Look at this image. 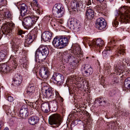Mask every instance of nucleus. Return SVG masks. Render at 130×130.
<instances>
[{"label":"nucleus","instance_id":"obj_18","mask_svg":"<svg viewBox=\"0 0 130 130\" xmlns=\"http://www.w3.org/2000/svg\"><path fill=\"white\" fill-rule=\"evenodd\" d=\"M84 72L83 73L84 76L86 77L89 76L93 72V70L91 66L86 64L84 67Z\"/></svg>","mask_w":130,"mask_h":130},{"label":"nucleus","instance_id":"obj_47","mask_svg":"<svg viewBox=\"0 0 130 130\" xmlns=\"http://www.w3.org/2000/svg\"><path fill=\"white\" fill-rule=\"evenodd\" d=\"M6 1L5 0H0V6L3 5L4 2H5Z\"/></svg>","mask_w":130,"mask_h":130},{"label":"nucleus","instance_id":"obj_22","mask_svg":"<svg viewBox=\"0 0 130 130\" xmlns=\"http://www.w3.org/2000/svg\"><path fill=\"white\" fill-rule=\"evenodd\" d=\"M73 53L77 55V57H81L83 55V53L79 45H77L74 47L72 51Z\"/></svg>","mask_w":130,"mask_h":130},{"label":"nucleus","instance_id":"obj_40","mask_svg":"<svg viewBox=\"0 0 130 130\" xmlns=\"http://www.w3.org/2000/svg\"><path fill=\"white\" fill-rule=\"evenodd\" d=\"M7 68H7V69H6V71H4L3 72L4 73H9L11 71H12V69H13V67L11 65H10L9 66H7Z\"/></svg>","mask_w":130,"mask_h":130},{"label":"nucleus","instance_id":"obj_60","mask_svg":"<svg viewBox=\"0 0 130 130\" xmlns=\"http://www.w3.org/2000/svg\"><path fill=\"white\" fill-rule=\"evenodd\" d=\"M79 62V61H77V63H78Z\"/></svg>","mask_w":130,"mask_h":130},{"label":"nucleus","instance_id":"obj_43","mask_svg":"<svg viewBox=\"0 0 130 130\" xmlns=\"http://www.w3.org/2000/svg\"><path fill=\"white\" fill-rule=\"evenodd\" d=\"M22 81L19 80H13V84H14L15 86H19L21 84Z\"/></svg>","mask_w":130,"mask_h":130},{"label":"nucleus","instance_id":"obj_17","mask_svg":"<svg viewBox=\"0 0 130 130\" xmlns=\"http://www.w3.org/2000/svg\"><path fill=\"white\" fill-rule=\"evenodd\" d=\"M28 114V109L26 104L22 105L20 112V117L23 118H26Z\"/></svg>","mask_w":130,"mask_h":130},{"label":"nucleus","instance_id":"obj_49","mask_svg":"<svg viewBox=\"0 0 130 130\" xmlns=\"http://www.w3.org/2000/svg\"><path fill=\"white\" fill-rule=\"evenodd\" d=\"M108 126L109 127V128H110L112 129V127L111 125V123H109V124Z\"/></svg>","mask_w":130,"mask_h":130},{"label":"nucleus","instance_id":"obj_28","mask_svg":"<svg viewBox=\"0 0 130 130\" xmlns=\"http://www.w3.org/2000/svg\"><path fill=\"white\" fill-rule=\"evenodd\" d=\"M35 87L33 85L29 84L28 86L27 90L26 91V94L30 96L34 93L35 90Z\"/></svg>","mask_w":130,"mask_h":130},{"label":"nucleus","instance_id":"obj_41","mask_svg":"<svg viewBox=\"0 0 130 130\" xmlns=\"http://www.w3.org/2000/svg\"><path fill=\"white\" fill-rule=\"evenodd\" d=\"M38 29H37V27H36L34 28L32 30L30 33H32L33 34L35 35H36V34L38 32Z\"/></svg>","mask_w":130,"mask_h":130},{"label":"nucleus","instance_id":"obj_9","mask_svg":"<svg viewBox=\"0 0 130 130\" xmlns=\"http://www.w3.org/2000/svg\"><path fill=\"white\" fill-rule=\"evenodd\" d=\"M126 59H124L122 61L118 62L117 65H115L114 67V70L116 73H121L123 70V68L124 66L127 65L128 66V62Z\"/></svg>","mask_w":130,"mask_h":130},{"label":"nucleus","instance_id":"obj_1","mask_svg":"<svg viewBox=\"0 0 130 130\" xmlns=\"http://www.w3.org/2000/svg\"><path fill=\"white\" fill-rule=\"evenodd\" d=\"M49 53L48 48L46 46L41 45L36 50L35 56L36 60L38 59L39 62H45L44 61Z\"/></svg>","mask_w":130,"mask_h":130},{"label":"nucleus","instance_id":"obj_31","mask_svg":"<svg viewBox=\"0 0 130 130\" xmlns=\"http://www.w3.org/2000/svg\"><path fill=\"white\" fill-rule=\"evenodd\" d=\"M125 48L122 46H121L120 48L116 51V54L118 56H120L121 54L123 55L124 53H125Z\"/></svg>","mask_w":130,"mask_h":130},{"label":"nucleus","instance_id":"obj_64","mask_svg":"<svg viewBox=\"0 0 130 130\" xmlns=\"http://www.w3.org/2000/svg\"><path fill=\"white\" fill-rule=\"evenodd\" d=\"M54 26H55V24H54Z\"/></svg>","mask_w":130,"mask_h":130},{"label":"nucleus","instance_id":"obj_10","mask_svg":"<svg viewBox=\"0 0 130 130\" xmlns=\"http://www.w3.org/2000/svg\"><path fill=\"white\" fill-rule=\"evenodd\" d=\"M44 63H45V62L41 63L39 73L40 75L43 78L46 79L49 75V72L48 68L44 65Z\"/></svg>","mask_w":130,"mask_h":130},{"label":"nucleus","instance_id":"obj_20","mask_svg":"<svg viewBox=\"0 0 130 130\" xmlns=\"http://www.w3.org/2000/svg\"><path fill=\"white\" fill-rule=\"evenodd\" d=\"M113 49L111 47H109L106 50H104L102 52L104 58L107 59L111 54Z\"/></svg>","mask_w":130,"mask_h":130},{"label":"nucleus","instance_id":"obj_30","mask_svg":"<svg viewBox=\"0 0 130 130\" xmlns=\"http://www.w3.org/2000/svg\"><path fill=\"white\" fill-rule=\"evenodd\" d=\"M61 58L62 59L67 60H69V59H70L71 57V54L68 53V52H64L61 54Z\"/></svg>","mask_w":130,"mask_h":130},{"label":"nucleus","instance_id":"obj_46","mask_svg":"<svg viewBox=\"0 0 130 130\" xmlns=\"http://www.w3.org/2000/svg\"><path fill=\"white\" fill-rule=\"evenodd\" d=\"M111 67H108V66H107V67L106 68L105 70H107V72L109 73H110V72H111L110 71L111 70Z\"/></svg>","mask_w":130,"mask_h":130},{"label":"nucleus","instance_id":"obj_6","mask_svg":"<svg viewBox=\"0 0 130 130\" xmlns=\"http://www.w3.org/2000/svg\"><path fill=\"white\" fill-rule=\"evenodd\" d=\"M64 9L63 6L61 4H56L53 6L52 13L57 18H61L64 13Z\"/></svg>","mask_w":130,"mask_h":130},{"label":"nucleus","instance_id":"obj_33","mask_svg":"<svg viewBox=\"0 0 130 130\" xmlns=\"http://www.w3.org/2000/svg\"><path fill=\"white\" fill-rule=\"evenodd\" d=\"M16 56L11 55L10 57V61H11L13 65H14V66L13 67L14 68H15L17 67V64H16V60H15Z\"/></svg>","mask_w":130,"mask_h":130},{"label":"nucleus","instance_id":"obj_36","mask_svg":"<svg viewBox=\"0 0 130 130\" xmlns=\"http://www.w3.org/2000/svg\"><path fill=\"white\" fill-rule=\"evenodd\" d=\"M95 101L98 102L99 104H101L102 105L104 106L106 103V101L102 99L101 98H97Z\"/></svg>","mask_w":130,"mask_h":130},{"label":"nucleus","instance_id":"obj_32","mask_svg":"<svg viewBox=\"0 0 130 130\" xmlns=\"http://www.w3.org/2000/svg\"><path fill=\"white\" fill-rule=\"evenodd\" d=\"M31 6H33L34 7L37 8H35L36 9V10H37V11L39 14L41 13V10L38 7V2L37 0H34L33 1L32 3H31Z\"/></svg>","mask_w":130,"mask_h":130},{"label":"nucleus","instance_id":"obj_25","mask_svg":"<svg viewBox=\"0 0 130 130\" xmlns=\"http://www.w3.org/2000/svg\"><path fill=\"white\" fill-rule=\"evenodd\" d=\"M94 12L93 9L90 8L88 9L86 12V17L88 19H92L94 16Z\"/></svg>","mask_w":130,"mask_h":130},{"label":"nucleus","instance_id":"obj_54","mask_svg":"<svg viewBox=\"0 0 130 130\" xmlns=\"http://www.w3.org/2000/svg\"><path fill=\"white\" fill-rule=\"evenodd\" d=\"M3 126V124L1 122H0V129L1 127Z\"/></svg>","mask_w":130,"mask_h":130},{"label":"nucleus","instance_id":"obj_7","mask_svg":"<svg viewBox=\"0 0 130 130\" xmlns=\"http://www.w3.org/2000/svg\"><path fill=\"white\" fill-rule=\"evenodd\" d=\"M68 24L70 28L73 29L75 32H78L81 29V26L80 25L79 22L74 18H71Z\"/></svg>","mask_w":130,"mask_h":130},{"label":"nucleus","instance_id":"obj_42","mask_svg":"<svg viewBox=\"0 0 130 130\" xmlns=\"http://www.w3.org/2000/svg\"><path fill=\"white\" fill-rule=\"evenodd\" d=\"M109 42L108 43L109 45H114L115 44H116L117 43V41L115 39L113 38H112L110 40H109Z\"/></svg>","mask_w":130,"mask_h":130},{"label":"nucleus","instance_id":"obj_5","mask_svg":"<svg viewBox=\"0 0 130 130\" xmlns=\"http://www.w3.org/2000/svg\"><path fill=\"white\" fill-rule=\"evenodd\" d=\"M48 122L51 125H54V127H57L59 126L62 122V120L60 115L57 113H55L51 115L49 117Z\"/></svg>","mask_w":130,"mask_h":130},{"label":"nucleus","instance_id":"obj_55","mask_svg":"<svg viewBox=\"0 0 130 130\" xmlns=\"http://www.w3.org/2000/svg\"><path fill=\"white\" fill-rule=\"evenodd\" d=\"M91 4V1H88V5H90Z\"/></svg>","mask_w":130,"mask_h":130},{"label":"nucleus","instance_id":"obj_58","mask_svg":"<svg viewBox=\"0 0 130 130\" xmlns=\"http://www.w3.org/2000/svg\"><path fill=\"white\" fill-rule=\"evenodd\" d=\"M22 63H23V67H24V64H25V63H22ZM25 65H25V67H26V66H25Z\"/></svg>","mask_w":130,"mask_h":130},{"label":"nucleus","instance_id":"obj_3","mask_svg":"<svg viewBox=\"0 0 130 130\" xmlns=\"http://www.w3.org/2000/svg\"><path fill=\"white\" fill-rule=\"evenodd\" d=\"M118 15L122 22L126 23L130 21V7L124 6L119 9Z\"/></svg>","mask_w":130,"mask_h":130},{"label":"nucleus","instance_id":"obj_45","mask_svg":"<svg viewBox=\"0 0 130 130\" xmlns=\"http://www.w3.org/2000/svg\"><path fill=\"white\" fill-rule=\"evenodd\" d=\"M119 80L118 78H115L112 80V82L113 84L117 83H118Z\"/></svg>","mask_w":130,"mask_h":130},{"label":"nucleus","instance_id":"obj_16","mask_svg":"<svg viewBox=\"0 0 130 130\" xmlns=\"http://www.w3.org/2000/svg\"><path fill=\"white\" fill-rule=\"evenodd\" d=\"M11 44L12 45V50L13 53L15 54L16 53L18 54L21 53L22 49L19 45H18V42H17L12 41Z\"/></svg>","mask_w":130,"mask_h":130},{"label":"nucleus","instance_id":"obj_23","mask_svg":"<svg viewBox=\"0 0 130 130\" xmlns=\"http://www.w3.org/2000/svg\"><path fill=\"white\" fill-rule=\"evenodd\" d=\"M39 118L38 116H30L29 118L28 121L31 125H34L38 122L39 120Z\"/></svg>","mask_w":130,"mask_h":130},{"label":"nucleus","instance_id":"obj_14","mask_svg":"<svg viewBox=\"0 0 130 130\" xmlns=\"http://www.w3.org/2000/svg\"><path fill=\"white\" fill-rule=\"evenodd\" d=\"M104 44V41L101 39L99 38L93 40L90 45L93 48H99V49H101Z\"/></svg>","mask_w":130,"mask_h":130},{"label":"nucleus","instance_id":"obj_4","mask_svg":"<svg viewBox=\"0 0 130 130\" xmlns=\"http://www.w3.org/2000/svg\"><path fill=\"white\" fill-rule=\"evenodd\" d=\"M38 18V17H36L27 16L24 19L22 24L26 29H29L33 27Z\"/></svg>","mask_w":130,"mask_h":130},{"label":"nucleus","instance_id":"obj_8","mask_svg":"<svg viewBox=\"0 0 130 130\" xmlns=\"http://www.w3.org/2000/svg\"><path fill=\"white\" fill-rule=\"evenodd\" d=\"M69 2L71 1V8L74 9V11H76L79 10H80L84 7L83 2L81 1L76 2L74 0H65Z\"/></svg>","mask_w":130,"mask_h":130},{"label":"nucleus","instance_id":"obj_48","mask_svg":"<svg viewBox=\"0 0 130 130\" xmlns=\"http://www.w3.org/2000/svg\"><path fill=\"white\" fill-rule=\"evenodd\" d=\"M23 33V31L21 30H20L18 31V35H21Z\"/></svg>","mask_w":130,"mask_h":130},{"label":"nucleus","instance_id":"obj_37","mask_svg":"<svg viewBox=\"0 0 130 130\" xmlns=\"http://www.w3.org/2000/svg\"><path fill=\"white\" fill-rule=\"evenodd\" d=\"M22 76L20 74H17L14 77L13 80H20L22 81Z\"/></svg>","mask_w":130,"mask_h":130},{"label":"nucleus","instance_id":"obj_35","mask_svg":"<svg viewBox=\"0 0 130 130\" xmlns=\"http://www.w3.org/2000/svg\"><path fill=\"white\" fill-rule=\"evenodd\" d=\"M7 65L6 63H4L0 64V70L2 72H4V71H6V69H7Z\"/></svg>","mask_w":130,"mask_h":130},{"label":"nucleus","instance_id":"obj_2","mask_svg":"<svg viewBox=\"0 0 130 130\" xmlns=\"http://www.w3.org/2000/svg\"><path fill=\"white\" fill-rule=\"evenodd\" d=\"M42 91L45 93L46 96L52 100L54 101L60 99L62 102L63 101V98L60 96L57 91L54 90L52 91L51 88H49L47 86H44L42 88Z\"/></svg>","mask_w":130,"mask_h":130},{"label":"nucleus","instance_id":"obj_44","mask_svg":"<svg viewBox=\"0 0 130 130\" xmlns=\"http://www.w3.org/2000/svg\"><path fill=\"white\" fill-rule=\"evenodd\" d=\"M6 98H7V100L11 102L13 101L14 99L13 98L10 96H9V95H6Z\"/></svg>","mask_w":130,"mask_h":130},{"label":"nucleus","instance_id":"obj_50","mask_svg":"<svg viewBox=\"0 0 130 130\" xmlns=\"http://www.w3.org/2000/svg\"><path fill=\"white\" fill-rule=\"evenodd\" d=\"M109 57H110V60H112L114 58V56L111 54Z\"/></svg>","mask_w":130,"mask_h":130},{"label":"nucleus","instance_id":"obj_63","mask_svg":"<svg viewBox=\"0 0 130 130\" xmlns=\"http://www.w3.org/2000/svg\"><path fill=\"white\" fill-rule=\"evenodd\" d=\"M22 60H20V61H22Z\"/></svg>","mask_w":130,"mask_h":130},{"label":"nucleus","instance_id":"obj_52","mask_svg":"<svg viewBox=\"0 0 130 130\" xmlns=\"http://www.w3.org/2000/svg\"><path fill=\"white\" fill-rule=\"evenodd\" d=\"M35 105H36V104H33L32 105V107H33L34 109V108L35 109H37L36 108L34 107V106H35Z\"/></svg>","mask_w":130,"mask_h":130},{"label":"nucleus","instance_id":"obj_61","mask_svg":"<svg viewBox=\"0 0 130 130\" xmlns=\"http://www.w3.org/2000/svg\"><path fill=\"white\" fill-rule=\"evenodd\" d=\"M60 24H62V22H60Z\"/></svg>","mask_w":130,"mask_h":130},{"label":"nucleus","instance_id":"obj_12","mask_svg":"<svg viewBox=\"0 0 130 130\" xmlns=\"http://www.w3.org/2000/svg\"><path fill=\"white\" fill-rule=\"evenodd\" d=\"M52 79L56 81L57 84L60 85L64 82V79L63 76L61 74L58 73H54L52 76Z\"/></svg>","mask_w":130,"mask_h":130},{"label":"nucleus","instance_id":"obj_53","mask_svg":"<svg viewBox=\"0 0 130 130\" xmlns=\"http://www.w3.org/2000/svg\"><path fill=\"white\" fill-rule=\"evenodd\" d=\"M97 1L100 3L103 2L104 0H96Z\"/></svg>","mask_w":130,"mask_h":130},{"label":"nucleus","instance_id":"obj_59","mask_svg":"<svg viewBox=\"0 0 130 130\" xmlns=\"http://www.w3.org/2000/svg\"><path fill=\"white\" fill-rule=\"evenodd\" d=\"M110 2H111L113 1L114 0H109Z\"/></svg>","mask_w":130,"mask_h":130},{"label":"nucleus","instance_id":"obj_34","mask_svg":"<svg viewBox=\"0 0 130 130\" xmlns=\"http://www.w3.org/2000/svg\"><path fill=\"white\" fill-rule=\"evenodd\" d=\"M124 86L125 88L130 89V77L125 79L124 84Z\"/></svg>","mask_w":130,"mask_h":130},{"label":"nucleus","instance_id":"obj_62","mask_svg":"<svg viewBox=\"0 0 130 130\" xmlns=\"http://www.w3.org/2000/svg\"><path fill=\"white\" fill-rule=\"evenodd\" d=\"M33 113V112H32V113L31 112V114H32V113Z\"/></svg>","mask_w":130,"mask_h":130},{"label":"nucleus","instance_id":"obj_39","mask_svg":"<svg viewBox=\"0 0 130 130\" xmlns=\"http://www.w3.org/2000/svg\"><path fill=\"white\" fill-rule=\"evenodd\" d=\"M11 16V15L9 11H7L4 13V17L5 19H10Z\"/></svg>","mask_w":130,"mask_h":130},{"label":"nucleus","instance_id":"obj_15","mask_svg":"<svg viewBox=\"0 0 130 130\" xmlns=\"http://www.w3.org/2000/svg\"><path fill=\"white\" fill-rule=\"evenodd\" d=\"M96 24V28L100 30H102L106 27V23L104 19L100 18L97 19Z\"/></svg>","mask_w":130,"mask_h":130},{"label":"nucleus","instance_id":"obj_51","mask_svg":"<svg viewBox=\"0 0 130 130\" xmlns=\"http://www.w3.org/2000/svg\"><path fill=\"white\" fill-rule=\"evenodd\" d=\"M39 130H45V129L43 127H41L40 128Z\"/></svg>","mask_w":130,"mask_h":130},{"label":"nucleus","instance_id":"obj_13","mask_svg":"<svg viewBox=\"0 0 130 130\" xmlns=\"http://www.w3.org/2000/svg\"><path fill=\"white\" fill-rule=\"evenodd\" d=\"M37 36L31 33H30L28 34L26 37L25 40L24 45L25 47H28L30 45L33 40L36 38Z\"/></svg>","mask_w":130,"mask_h":130},{"label":"nucleus","instance_id":"obj_57","mask_svg":"<svg viewBox=\"0 0 130 130\" xmlns=\"http://www.w3.org/2000/svg\"><path fill=\"white\" fill-rule=\"evenodd\" d=\"M4 130H9V129L8 127H6Z\"/></svg>","mask_w":130,"mask_h":130},{"label":"nucleus","instance_id":"obj_19","mask_svg":"<svg viewBox=\"0 0 130 130\" xmlns=\"http://www.w3.org/2000/svg\"><path fill=\"white\" fill-rule=\"evenodd\" d=\"M52 37V33L48 31H45L41 35L42 39L46 42L50 41Z\"/></svg>","mask_w":130,"mask_h":130},{"label":"nucleus","instance_id":"obj_56","mask_svg":"<svg viewBox=\"0 0 130 130\" xmlns=\"http://www.w3.org/2000/svg\"><path fill=\"white\" fill-rule=\"evenodd\" d=\"M126 2L127 3H130V0H126Z\"/></svg>","mask_w":130,"mask_h":130},{"label":"nucleus","instance_id":"obj_26","mask_svg":"<svg viewBox=\"0 0 130 130\" xmlns=\"http://www.w3.org/2000/svg\"><path fill=\"white\" fill-rule=\"evenodd\" d=\"M21 11L20 13L22 16H24L27 13L26 12L27 11V7L24 4H22L20 6Z\"/></svg>","mask_w":130,"mask_h":130},{"label":"nucleus","instance_id":"obj_24","mask_svg":"<svg viewBox=\"0 0 130 130\" xmlns=\"http://www.w3.org/2000/svg\"><path fill=\"white\" fill-rule=\"evenodd\" d=\"M8 50H1L0 52V61L7 58L8 54Z\"/></svg>","mask_w":130,"mask_h":130},{"label":"nucleus","instance_id":"obj_11","mask_svg":"<svg viewBox=\"0 0 130 130\" xmlns=\"http://www.w3.org/2000/svg\"><path fill=\"white\" fill-rule=\"evenodd\" d=\"M15 24L13 23H7L5 24L2 30L3 33L4 35L9 36L12 32V29L14 27Z\"/></svg>","mask_w":130,"mask_h":130},{"label":"nucleus","instance_id":"obj_29","mask_svg":"<svg viewBox=\"0 0 130 130\" xmlns=\"http://www.w3.org/2000/svg\"><path fill=\"white\" fill-rule=\"evenodd\" d=\"M41 109L45 113H47L49 109V104L46 102L42 104L41 105Z\"/></svg>","mask_w":130,"mask_h":130},{"label":"nucleus","instance_id":"obj_27","mask_svg":"<svg viewBox=\"0 0 130 130\" xmlns=\"http://www.w3.org/2000/svg\"><path fill=\"white\" fill-rule=\"evenodd\" d=\"M60 40V37L54 38L52 42L53 45L55 47H59L60 48H62L60 47H61V44Z\"/></svg>","mask_w":130,"mask_h":130},{"label":"nucleus","instance_id":"obj_21","mask_svg":"<svg viewBox=\"0 0 130 130\" xmlns=\"http://www.w3.org/2000/svg\"><path fill=\"white\" fill-rule=\"evenodd\" d=\"M70 38V37H69L60 36V41L61 44V47H60L63 48L68 45Z\"/></svg>","mask_w":130,"mask_h":130},{"label":"nucleus","instance_id":"obj_38","mask_svg":"<svg viewBox=\"0 0 130 130\" xmlns=\"http://www.w3.org/2000/svg\"><path fill=\"white\" fill-rule=\"evenodd\" d=\"M118 19L117 17H116L115 19L113 20L112 22V25L114 27H117L118 24L119 22Z\"/></svg>","mask_w":130,"mask_h":130}]
</instances>
